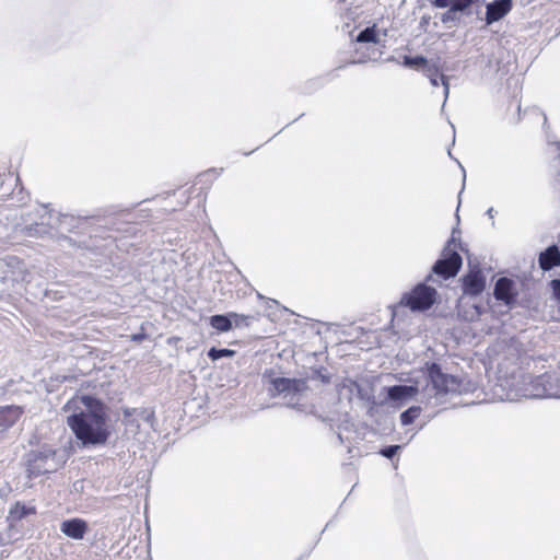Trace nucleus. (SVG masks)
Listing matches in <instances>:
<instances>
[{
  "instance_id": "nucleus-1",
  "label": "nucleus",
  "mask_w": 560,
  "mask_h": 560,
  "mask_svg": "<svg viewBox=\"0 0 560 560\" xmlns=\"http://www.w3.org/2000/svg\"><path fill=\"white\" fill-rule=\"evenodd\" d=\"M81 401L86 409L68 416V427L83 445L105 444L110 436V430L104 405L91 396H82Z\"/></svg>"
},
{
  "instance_id": "nucleus-2",
  "label": "nucleus",
  "mask_w": 560,
  "mask_h": 560,
  "mask_svg": "<svg viewBox=\"0 0 560 560\" xmlns=\"http://www.w3.org/2000/svg\"><path fill=\"white\" fill-rule=\"evenodd\" d=\"M438 300V291L425 283H418L409 292L402 294L399 304L412 312H425Z\"/></svg>"
},
{
  "instance_id": "nucleus-3",
  "label": "nucleus",
  "mask_w": 560,
  "mask_h": 560,
  "mask_svg": "<svg viewBox=\"0 0 560 560\" xmlns=\"http://www.w3.org/2000/svg\"><path fill=\"white\" fill-rule=\"evenodd\" d=\"M463 264L460 255L455 250V240L451 238L443 249V258L436 260L432 270L443 279H450L457 275Z\"/></svg>"
},
{
  "instance_id": "nucleus-4",
  "label": "nucleus",
  "mask_w": 560,
  "mask_h": 560,
  "mask_svg": "<svg viewBox=\"0 0 560 560\" xmlns=\"http://www.w3.org/2000/svg\"><path fill=\"white\" fill-rule=\"evenodd\" d=\"M460 285L464 295L476 298L487 287V278L483 270L478 266L469 267L468 271L460 278Z\"/></svg>"
},
{
  "instance_id": "nucleus-5",
  "label": "nucleus",
  "mask_w": 560,
  "mask_h": 560,
  "mask_svg": "<svg viewBox=\"0 0 560 560\" xmlns=\"http://www.w3.org/2000/svg\"><path fill=\"white\" fill-rule=\"evenodd\" d=\"M428 380L435 392V395L447 394L455 385L457 380L453 375L446 374L441 366L435 363H427Z\"/></svg>"
},
{
  "instance_id": "nucleus-6",
  "label": "nucleus",
  "mask_w": 560,
  "mask_h": 560,
  "mask_svg": "<svg viewBox=\"0 0 560 560\" xmlns=\"http://www.w3.org/2000/svg\"><path fill=\"white\" fill-rule=\"evenodd\" d=\"M254 319L250 315L237 314L234 312L225 315H212V328L219 332H225L234 328L248 327Z\"/></svg>"
},
{
  "instance_id": "nucleus-7",
  "label": "nucleus",
  "mask_w": 560,
  "mask_h": 560,
  "mask_svg": "<svg viewBox=\"0 0 560 560\" xmlns=\"http://www.w3.org/2000/svg\"><path fill=\"white\" fill-rule=\"evenodd\" d=\"M493 296L506 306L514 305L518 296L515 282L506 277L499 278L494 284Z\"/></svg>"
},
{
  "instance_id": "nucleus-8",
  "label": "nucleus",
  "mask_w": 560,
  "mask_h": 560,
  "mask_svg": "<svg viewBox=\"0 0 560 560\" xmlns=\"http://www.w3.org/2000/svg\"><path fill=\"white\" fill-rule=\"evenodd\" d=\"M305 388V381L299 378L276 377L271 380V395L295 394Z\"/></svg>"
},
{
  "instance_id": "nucleus-9",
  "label": "nucleus",
  "mask_w": 560,
  "mask_h": 560,
  "mask_svg": "<svg viewBox=\"0 0 560 560\" xmlns=\"http://www.w3.org/2000/svg\"><path fill=\"white\" fill-rule=\"evenodd\" d=\"M60 529L67 537L75 540H81L88 533L89 525L86 521L79 517H74L63 521L60 525Z\"/></svg>"
},
{
  "instance_id": "nucleus-10",
  "label": "nucleus",
  "mask_w": 560,
  "mask_h": 560,
  "mask_svg": "<svg viewBox=\"0 0 560 560\" xmlns=\"http://www.w3.org/2000/svg\"><path fill=\"white\" fill-rule=\"evenodd\" d=\"M512 0H495L487 5L486 21L488 24L504 18L512 9Z\"/></svg>"
},
{
  "instance_id": "nucleus-11",
  "label": "nucleus",
  "mask_w": 560,
  "mask_h": 560,
  "mask_svg": "<svg viewBox=\"0 0 560 560\" xmlns=\"http://www.w3.org/2000/svg\"><path fill=\"white\" fill-rule=\"evenodd\" d=\"M24 408L18 405L0 406V427L9 429L23 416Z\"/></svg>"
},
{
  "instance_id": "nucleus-12",
  "label": "nucleus",
  "mask_w": 560,
  "mask_h": 560,
  "mask_svg": "<svg viewBox=\"0 0 560 560\" xmlns=\"http://www.w3.org/2000/svg\"><path fill=\"white\" fill-rule=\"evenodd\" d=\"M538 264L544 271L560 267V249L558 246L551 245L541 252L538 257Z\"/></svg>"
},
{
  "instance_id": "nucleus-13",
  "label": "nucleus",
  "mask_w": 560,
  "mask_h": 560,
  "mask_svg": "<svg viewBox=\"0 0 560 560\" xmlns=\"http://www.w3.org/2000/svg\"><path fill=\"white\" fill-rule=\"evenodd\" d=\"M431 4L435 8H448V11L443 14L442 21L446 22L452 12L464 11L472 4V0H431Z\"/></svg>"
},
{
  "instance_id": "nucleus-14",
  "label": "nucleus",
  "mask_w": 560,
  "mask_h": 560,
  "mask_svg": "<svg viewBox=\"0 0 560 560\" xmlns=\"http://www.w3.org/2000/svg\"><path fill=\"white\" fill-rule=\"evenodd\" d=\"M47 456L38 453L34 454L31 459L27 462V478L33 479L36 478L43 474H46L49 471V469L46 467Z\"/></svg>"
},
{
  "instance_id": "nucleus-15",
  "label": "nucleus",
  "mask_w": 560,
  "mask_h": 560,
  "mask_svg": "<svg viewBox=\"0 0 560 560\" xmlns=\"http://www.w3.org/2000/svg\"><path fill=\"white\" fill-rule=\"evenodd\" d=\"M37 513L34 505H26L20 501L15 502L9 510L8 518L11 522H20L28 515H35Z\"/></svg>"
},
{
  "instance_id": "nucleus-16",
  "label": "nucleus",
  "mask_w": 560,
  "mask_h": 560,
  "mask_svg": "<svg viewBox=\"0 0 560 560\" xmlns=\"http://www.w3.org/2000/svg\"><path fill=\"white\" fill-rule=\"evenodd\" d=\"M387 394L392 400H401L405 398L416 396L418 394V387L407 385H394L388 388Z\"/></svg>"
},
{
  "instance_id": "nucleus-17",
  "label": "nucleus",
  "mask_w": 560,
  "mask_h": 560,
  "mask_svg": "<svg viewBox=\"0 0 560 560\" xmlns=\"http://www.w3.org/2000/svg\"><path fill=\"white\" fill-rule=\"evenodd\" d=\"M424 74L430 80L433 86H439L440 83L444 84L445 88H448L447 79L441 72V69L436 65H428L424 69Z\"/></svg>"
},
{
  "instance_id": "nucleus-18",
  "label": "nucleus",
  "mask_w": 560,
  "mask_h": 560,
  "mask_svg": "<svg viewBox=\"0 0 560 560\" xmlns=\"http://www.w3.org/2000/svg\"><path fill=\"white\" fill-rule=\"evenodd\" d=\"M358 43H374L376 44L378 42L377 32H376V25H372L370 27L364 28L362 32L359 33L357 36Z\"/></svg>"
},
{
  "instance_id": "nucleus-19",
  "label": "nucleus",
  "mask_w": 560,
  "mask_h": 560,
  "mask_svg": "<svg viewBox=\"0 0 560 560\" xmlns=\"http://www.w3.org/2000/svg\"><path fill=\"white\" fill-rule=\"evenodd\" d=\"M421 408L419 406H412L405 410L400 415V422L402 425H409L420 416Z\"/></svg>"
},
{
  "instance_id": "nucleus-20",
  "label": "nucleus",
  "mask_w": 560,
  "mask_h": 560,
  "mask_svg": "<svg viewBox=\"0 0 560 560\" xmlns=\"http://www.w3.org/2000/svg\"><path fill=\"white\" fill-rule=\"evenodd\" d=\"M402 63L406 67H411V68L422 67L423 69H425L427 66L429 65L428 60L423 56H415V57L405 56Z\"/></svg>"
},
{
  "instance_id": "nucleus-21",
  "label": "nucleus",
  "mask_w": 560,
  "mask_h": 560,
  "mask_svg": "<svg viewBox=\"0 0 560 560\" xmlns=\"http://www.w3.org/2000/svg\"><path fill=\"white\" fill-rule=\"evenodd\" d=\"M234 351L230 349H215L212 347V361L218 360L223 357H232L234 355Z\"/></svg>"
},
{
  "instance_id": "nucleus-22",
  "label": "nucleus",
  "mask_w": 560,
  "mask_h": 560,
  "mask_svg": "<svg viewBox=\"0 0 560 560\" xmlns=\"http://www.w3.org/2000/svg\"><path fill=\"white\" fill-rule=\"evenodd\" d=\"M400 448L399 445H390L381 450L380 454H382L386 458H392L396 455L397 451Z\"/></svg>"
},
{
  "instance_id": "nucleus-23",
  "label": "nucleus",
  "mask_w": 560,
  "mask_h": 560,
  "mask_svg": "<svg viewBox=\"0 0 560 560\" xmlns=\"http://www.w3.org/2000/svg\"><path fill=\"white\" fill-rule=\"evenodd\" d=\"M130 339L132 341H136V342H141L143 341L144 339H147V334L141 331V332H138V334H133L130 336Z\"/></svg>"
}]
</instances>
